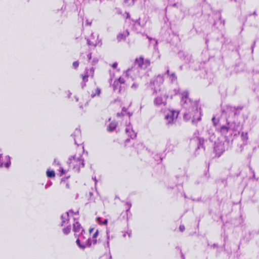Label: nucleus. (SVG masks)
<instances>
[{"label":"nucleus","instance_id":"obj_1","mask_svg":"<svg viewBox=\"0 0 259 259\" xmlns=\"http://www.w3.org/2000/svg\"><path fill=\"white\" fill-rule=\"evenodd\" d=\"M68 162L70 166L72 167L76 171H79L80 167L84 166L83 160L80 154L71 156Z\"/></svg>","mask_w":259,"mask_h":259},{"label":"nucleus","instance_id":"obj_2","mask_svg":"<svg viewBox=\"0 0 259 259\" xmlns=\"http://www.w3.org/2000/svg\"><path fill=\"white\" fill-rule=\"evenodd\" d=\"M76 242L77 245L82 249L89 247L92 244L91 239L85 236L82 233L78 236Z\"/></svg>","mask_w":259,"mask_h":259},{"label":"nucleus","instance_id":"obj_3","mask_svg":"<svg viewBox=\"0 0 259 259\" xmlns=\"http://www.w3.org/2000/svg\"><path fill=\"white\" fill-rule=\"evenodd\" d=\"M167 98L168 96L164 92H161L160 94H158L154 98L153 101L154 105L157 107L164 106L166 104Z\"/></svg>","mask_w":259,"mask_h":259},{"label":"nucleus","instance_id":"obj_4","mask_svg":"<svg viewBox=\"0 0 259 259\" xmlns=\"http://www.w3.org/2000/svg\"><path fill=\"white\" fill-rule=\"evenodd\" d=\"M178 114L179 112L177 111L168 109L165 112L164 118L167 123H171L177 119Z\"/></svg>","mask_w":259,"mask_h":259},{"label":"nucleus","instance_id":"obj_5","mask_svg":"<svg viewBox=\"0 0 259 259\" xmlns=\"http://www.w3.org/2000/svg\"><path fill=\"white\" fill-rule=\"evenodd\" d=\"M88 44L90 46H101V40L99 39L97 35L92 34L91 38L88 40Z\"/></svg>","mask_w":259,"mask_h":259},{"label":"nucleus","instance_id":"obj_6","mask_svg":"<svg viewBox=\"0 0 259 259\" xmlns=\"http://www.w3.org/2000/svg\"><path fill=\"white\" fill-rule=\"evenodd\" d=\"M136 63L138 65V66L141 68L144 69L148 67L150 64L149 60L147 59H144V58L142 57L137 59L136 60Z\"/></svg>","mask_w":259,"mask_h":259},{"label":"nucleus","instance_id":"obj_7","mask_svg":"<svg viewBox=\"0 0 259 259\" xmlns=\"http://www.w3.org/2000/svg\"><path fill=\"white\" fill-rule=\"evenodd\" d=\"M11 164L10 157L9 156L3 157L0 154V167L5 166L8 168Z\"/></svg>","mask_w":259,"mask_h":259},{"label":"nucleus","instance_id":"obj_8","mask_svg":"<svg viewBox=\"0 0 259 259\" xmlns=\"http://www.w3.org/2000/svg\"><path fill=\"white\" fill-rule=\"evenodd\" d=\"M73 213V211H69V212H66L62 214L61 215V225L62 226H65L68 224L69 214H72Z\"/></svg>","mask_w":259,"mask_h":259},{"label":"nucleus","instance_id":"obj_9","mask_svg":"<svg viewBox=\"0 0 259 259\" xmlns=\"http://www.w3.org/2000/svg\"><path fill=\"white\" fill-rule=\"evenodd\" d=\"M125 131L127 135L131 138L134 139L136 137V133L133 131L130 123L126 125Z\"/></svg>","mask_w":259,"mask_h":259},{"label":"nucleus","instance_id":"obj_10","mask_svg":"<svg viewBox=\"0 0 259 259\" xmlns=\"http://www.w3.org/2000/svg\"><path fill=\"white\" fill-rule=\"evenodd\" d=\"M89 94L91 97L94 98L96 96H99L101 93V90L97 87H95L94 89L89 90Z\"/></svg>","mask_w":259,"mask_h":259},{"label":"nucleus","instance_id":"obj_11","mask_svg":"<svg viewBox=\"0 0 259 259\" xmlns=\"http://www.w3.org/2000/svg\"><path fill=\"white\" fill-rule=\"evenodd\" d=\"M163 76L161 75H158L153 81V84L155 85H159L163 83Z\"/></svg>","mask_w":259,"mask_h":259},{"label":"nucleus","instance_id":"obj_12","mask_svg":"<svg viewBox=\"0 0 259 259\" xmlns=\"http://www.w3.org/2000/svg\"><path fill=\"white\" fill-rule=\"evenodd\" d=\"M73 230L75 232H79L82 230V228L80 224L78 222H76L73 224Z\"/></svg>","mask_w":259,"mask_h":259},{"label":"nucleus","instance_id":"obj_13","mask_svg":"<svg viewBox=\"0 0 259 259\" xmlns=\"http://www.w3.org/2000/svg\"><path fill=\"white\" fill-rule=\"evenodd\" d=\"M166 73L167 74L169 77V79L171 80V82H173L177 80V77L174 73H171L169 74V71L168 69L166 70Z\"/></svg>","mask_w":259,"mask_h":259},{"label":"nucleus","instance_id":"obj_14","mask_svg":"<svg viewBox=\"0 0 259 259\" xmlns=\"http://www.w3.org/2000/svg\"><path fill=\"white\" fill-rule=\"evenodd\" d=\"M89 73L88 71H87L86 74L83 76L82 79L84 81H87L88 80V77L90 76H93L94 72V69L92 68L89 70Z\"/></svg>","mask_w":259,"mask_h":259},{"label":"nucleus","instance_id":"obj_15","mask_svg":"<svg viewBox=\"0 0 259 259\" xmlns=\"http://www.w3.org/2000/svg\"><path fill=\"white\" fill-rule=\"evenodd\" d=\"M188 93L187 92H185L182 94V101L184 102V103H189L191 102L190 100L187 98Z\"/></svg>","mask_w":259,"mask_h":259},{"label":"nucleus","instance_id":"obj_16","mask_svg":"<svg viewBox=\"0 0 259 259\" xmlns=\"http://www.w3.org/2000/svg\"><path fill=\"white\" fill-rule=\"evenodd\" d=\"M129 35V32L127 31H126L125 32H124L123 34H119L117 36V39L118 40H121L122 39H123L125 38L126 36H128Z\"/></svg>","mask_w":259,"mask_h":259},{"label":"nucleus","instance_id":"obj_17","mask_svg":"<svg viewBox=\"0 0 259 259\" xmlns=\"http://www.w3.org/2000/svg\"><path fill=\"white\" fill-rule=\"evenodd\" d=\"M117 124L115 122H111L108 127V130L109 131H113L115 129Z\"/></svg>","mask_w":259,"mask_h":259},{"label":"nucleus","instance_id":"obj_18","mask_svg":"<svg viewBox=\"0 0 259 259\" xmlns=\"http://www.w3.org/2000/svg\"><path fill=\"white\" fill-rule=\"evenodd\" d=\"M136 71L135 69H128L125 74L126 76H131V77H133V74Z\"/></svg>","mask_w":259,"mask_h":259},{"label":"nucleus","instance_id":"obj_19","mask_svg":"<svg viewBox=\"0 0 259 259\" xmlns=\"http://www.w3.org/2000/svg\"><path fill=\"white\" fill-rule=\"evenodd\" d=\"M47 176L49 178H54L55 176V173L54 170H48L47 171Z\"/></svg>","mask_w":259,"mask_h":259},{"label":"nucleus","instance_id":"obj_20","mask_svg":"<svg viewBox=\"0 0 259 259\" xmlns=\"http://www.w3.org/2000/svg\"><path fill=\"white\" fill-rule=\"evenodd\" d=\"M71 230V227L70 225H68L66 227L64 228L63 230V233L65 234H68Z\"/></svg>","mask_w":259,"mask_h":259},{"label":"nucleus","instance_id":"obj_21","mask_svg":"<svg viewBox=\"0 0 259 259\" xmlns=\"http://www.w3.org/2000/svg\"><path fill=\"white\" fill-rule=\"evenodd\" d=\"M97 235H98V231H96V233L93 235L92 239H91L92 244H94L96 243L97 240L96 238Z\"/></svg>","mask_w":259,"mask_h":259},{"label":"nucleus","instance_id":"obj_22","mask_svg":"<svg viewBox=\"0 0 259 259\" xmlns=\"http://www.w3.org/2000/svg\"><path fill=\"white\" fill-rule=\"evenodd\" d=\"M118 82H120L121 83H123L124 82V80L123 78L121 77H119L117 81H114L113 85H116L118 84Z\"/></svg>","mask_w":259,"mask_h":259},{"label":"nucleus","instance_id":"obj_23","mask_svg":"<svg viewBox=\"0 0 259 259\" xmlns=\"http://www.w3.org/2000/svg\"><path fill=\"white\" fill-rule=\"evenodd\" d=\"M228 127L226 126H223L221 127V131L222 133H227L228 132Z\"/></svg>","mask_w":259,"mask_h":259},{"label":"nucleus","instance_id":"obj_24","mask_svg":"<svg viewBox=\"0 0 259 259\" xmlns=\"http://www.w3.org/2000/svg\"><path fill=\"white\" fill-rule=\"evenodd\" d=\"M241 137L243 140H247L248 139L247 134L246 133H242L241 134Z\"/></svg>","mask_w":259,"mask_h":259},{"label":"nucleus","instance_id":"obj_25","mask_svg":"<svg viewBox=\"0 0 259 259\" xmlns=\"http://www.w3.org/2000/svg\"><path fill=\"white\" fill-rule=\"evenodd\" d=\"M97 221H98V222L100 223L101 224H105V225L107 224V222H108L107 220V219H105V220L104 221V222H103V223H102V222H101V221H100V220H101V218H97Z\"/></svg>","mask_w":259,"mask_h":259},{"label":"nucleus","instance_id":"obj_26","mask_svg":"<svg viewBox=\"0 0 259 259\" xmlns=\"http://www.w3.org/2000/svg\"><path fill=\"white\" fill-rule=\"evenodd\" d=\"M79 63L77 61L74 62L73 63V66L74 68H77L78 66Z\"/></svg>","mask_w":259,"mask_h":259},{"label":"nucleus","instance_id":"obj_27","mask_svg":"<svg viewBox=\"0 0 259 259\" xmlns=\"http://www.w3.org/2000/svg\"><path fill=\"white\" fill-rule=\"evenodd\" d=\"M179 229L181 232H183L185 230V227L183 225H181L179 227Z\"/></svg>","mask_w":259,"mask_h":259},{"label":"nucleus","instance_id":"obj_28","mask_svg":"<svg viewBox=\"0 0 259 259\" xmlns=\"http://www.w3.org/2000/svg\"><path fill=\"white\" fill-rule=\"evenodd\" d=\"M117 66V63H114L112 65V67H113L114 68H116Z\"/></svg>","mask_w":259,"mask_h":259},{"label":"nucleus","instance_id":"obj_29","mask_svg":"<svg viewBox=\"0 0 259 259\" xmlns=\"http://www.w3.org/2000/svg\"><path fill=\"white\" fill-rule=\"evenodd\" d=\"M174 91V92H175L174 95H176V94H178V92H179V90H178V89H175Z\"/></svg>","mask_w":259,"mask_h":259},{"label":"nucleus","instance_id":"obj_30","mask_svg":"<svg viewBox=\"0 0 259 259\" xmlns=\"http://www.w3.org/2000/svg\"><path fill=\"white\" fill-rule=\"evenodd\" d=\"M75 133L78 135H80V131L79 130H76L75 131Z\"/></svg>","mask_w":259,"mask_h":259},{"label":"nucleus","instance_id":"obj_31","mask_svg":"<svg viewBox=\"0 0 259 259\" xmlns=\"http://www.w3.org/2000/svg\"><path fill=\"white\" fill-rule=\"evenodd\" d=\"M61 171L62 172L61 175L65 173V171L64 170V169L62 168H61Z\"/></svg>","mask_w":259,"mask_h":259},{"label":"nucleus","instance_id":"obj_32","mask_svg":"<svg viewBox=\"0 0 259 259\" xmlns=\"http://www.w3.org/2000/svg\"><path fill=\"white\" fill-rule=\"evenodd\" d=\"M88 58L89 60H90L91 59V54L88 55Z\"/></svg>","mask_w":259,"mask_h":259},{"label":"nucleus","instance_id":"obj_33","mask_svg":"<svg viewBox=\"0 0 259 259\" xmlns=\"http://www.w3.org/2000/svg\"><path fill=\"white\" fill-rule=\"evenodd\" d=\"M154 92H155L156 93H157V90L155 89V90H154Z\"/></svg>","mask_w":259,"mask_h":259},{"label":"nucleus","instance_id":"obj_34","mask_svg":"<svg viewBox=\"0 0 259 259\" xmlns=\"http://www.w3.org/2000/svg\"><path fill=\"white\" fill-rule=\"evenodd\" d=\"M187 115V114H185V115H184V118H186Z\"/></svg>","mask_w":259,"mask_h":259},{"label":"nucleus","instance_id":"obj_35","mask_svg":"<svg viewBox=\"0 0 259 259\" xmlns=\"http://www.w3.org/2000/svg\"><path fill=\"white\" fill-rule=\"evenodd\" d=\"M214 119H215V117H213V118H212V121H213V122H214Z\"/></svg>","mask_w":259,"mask_h":259},{"label":"nucleus","instance_id":"obj_36","mask_svg":"<svg viewBox=\"0 0 259 259\" xmlns=\"http://www.w3.org/2000/svg\"><path fill=\"white\" fill-rule=\"evenodd\" d=\"M74 143H75V144H76V143H77V142H76V140L75 139H74Z\"/></svg>","mask_w":259,"mask_h":259},{"label":"nucleus","instance_id":"obj_37","mask_svg":"<svg viewBox=\"0 0 259 259\" xmlns=\"http://www.w3.org/2000/svg\"><path fill=\"white\" fill-rule=\"evenodd\" d=\"M78 98H76V101H78Z\"/></svg>","mask_w":259,"mask_h":259},{"label":"nucleus","instance_id":"obj_38","mask_svg":"<svg viewBox=\"0 0 259 259\" xmlns=\"http://www.w3.org/2000/svg\"><path fill=\"white\" fill-rule=\"evenodd\" d=\"M69 185L68 184H66V187H68Z\"/></svg>","mask_w":259,"mask_h":259},{"label":"nucleus","instance_id":"obj_39","mask_svg":"<svg viewBox=\"0 0 259 259\" xmlns=\"http://www.w3.org/2000/svg\"><path fill=\"white\" fill-rule=\"evenodd\" d=\"M132 1H133V2H134L135 0H132Z\"/></svg>","mask_w":259,"mask_h":259}]
</instances>
